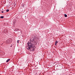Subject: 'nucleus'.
Wrapping results in <instances>:
<instances>
[{
  "instance_id": "nucleus-1",
  "label": "nucleus",
  "mask_w": 75,
  "mask_h": 75,
  "mask_svg": "<svg viewBox=\"0 0 75 75\" xmlns=\"http://www.w3.org/2000/svg\"><path fill=\"white\" fill-rule=\"evenodd\" d=\"M26 48L28 50H29L31 51H35V47L32 45V43L31 42H29L28 43V45L26 46Z\"/></svg>"
},
{
  "instance_id": "nucleus-2",
  "label": "nucleus",
  "mask_w": 75,
  "mask_h": 75,
  "mask_svg": "<svg viewBox=\"0 0 75 75\" xmlns=\"http://www.w3.org/2000/svg\"><path fill=\"white\" fill-rule=\"evenodd\" d=\"M35 39V38H34L32 37L30 39V42H33V41H34V42H35V40H34Z\"/></svg>"
},
{
  "instance_id": "nucleus-3",
  "label": "nucleus",
  "mask_w": 75,
  "mask_h": 75,
  "mask_svg": "<svg viewBox=\"0 0 75 75\" xmlns=\"http://www.w3.org/2000/svg\"><path fill=\"white\" fill-rule=\"evenodd\" d=\"M6 42H7V44H8L9 43H10V42L9 40H8L6 41Z\"/></svg>"
},
{
  "instance_id": "nucleus-4",
  "label": "nucleus",
  "mask_w": 75,
  "mask_h": 75,
  "mask_svg": "<svg viewBox=\"0 0 75 75\" xmlns=\"http://www.w3.org/2000/svg\"><path fill=\"white\" fill-rule=\"evenodd\" d=\"M19 30V29H15L14 30L15 31H17Z\"/></svg>"
},
{
  "instance_id": "nucleus-5",
  "label": "nucleus",
  "mask_w": 75,
  "mask_h": 75,
  "mask_svg": "<svg viewBox=\"0 0 75 75\" xmlns=\"http://www.w3.org/2000/svg\"><path fill=\"white\" fill-rule=\"evenodd\" d=\"M57 43H58V41H56L55 45H57Z\"/></svg>"
},
{
  "instance_id": "nucleus-6",
  "label": "nucleus",
  "mask_w": 75,
  "mask_h": 75,
  "mask_svg": "<svg viewBox=\"0 0 75 75\" xmlns=\"http://www.w3.org/2000/svg\"><path fill=\"white\" fill-rule=\"evenodd\" d=\"M10 61V59H8L7 60H6V62H8Z\"/></svg>"
},
{
  "instance_id": "nucleus-7",
  "label": "nucleus",
  "mask_w": 75,
  "mask_h": 75,
  "mask_svg": "<svg viewBox=\"0 0 75 75\" xmlns=\"http://www.w3.org/2000/svg\"><path fill=\"white\" fill-rule=\"evenodd\" d=\"M64 17H67V15L66 14H64Z\"/></svg>"
},
{
  "instance_id": "nucleus-8",
  "label": "nucleus",
  "mask_w": 75,
  "mask_h": 75,
  "mask_svg": "<svg viewBox=\"0 0 75 75\" xmlns=\"http://www.w3.org/2000/svg\"><path fill=\"white\" fill-rule=\"evenodd\" d=\"M0 18H4V16H1Z\"/></svg>"
},
{
  "instance_id": "nucleus-9",
  "label": "nucleus",
  "mask_w": 75,
  "mask_h": 75,
  "mask_svg": "<svg viewBox=\"0 0 75 75\" xmlns=\"http://www.w3.org/2000/svg\"><path fill=\"white\" fill-rule=\"evenodd\" d=\"M8 11H9V9H8V10H6V12H8Z\"/></svg>"
},
{
  "instance_id": "nucleus-10",
  "label": "nucleus",
  "mask_w": 75,
  "mask_h": 75,
  "mask_svg": "<svg viewBox=\"0 0 75 75\" xmlns=\"http://www.w3.org/2000/svg\"><path fill=\"white\" fill-rule=\"evenodd\" d=\"M14 4V7L16 6V4Z\"/></svg>"
},
{
  "instance_id": "nucleus-11",
  "label": "nucleus",
  "mask_w": 75,
  "mask_h": 75,
  "mask_svg": "<svg viewBox=\"0 0 75 75\" xmlns=\"http://www.w3.org/2000/svg\"><path fill=\"white\" fill-rule=\"evenodd\" d=\"M17 42L18 43H19V40H18L17 41Z\"/></svg>"
},
{
  "instance_id": "nucleus-12",
  "label": "nucleus",
  "mask_w": 75,
  "mask_h": 75,
  "mask_svg": "<svg viewBox=\"0 0 75 75\" xmlns=\"http://www.w3.org/2000/svg\"><path fill=\"white\" fill-rule=\"evenodd\" d=\"M1 13H4V12L3 11H2L1 12Z\"/></svg>"
},
{
  "instance_id": "nucleus-13",
  "label": "nucleus",
  "mask_w": 75,
  "mask_h": 75,
  "mask_svg": "<svg viewBox=\"0 0 75 75\" xmlns=\"http://www.w3.org/2000/svg\"><path fill=\"white\" fill-rule=\"evenodd\" d=\"M11 47H12V46H11Z\"/></svg>"
}]
</instances>
